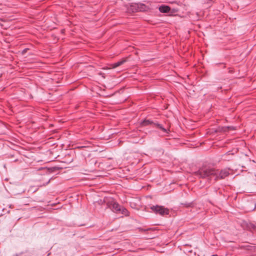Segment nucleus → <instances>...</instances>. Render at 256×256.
Wrapping results in <instances>:
<instances>
[{"label":"nucleus","instance_id":"ddd939ff","mask_svg":"<svg viewBox=\"0 0 256 256\" xmlns=\"http://www.w3.org/2000/svg\"><path fill=\"white\" fill-rule=\"evenodd\" d=\"M28 50V48H24V50H22V54H24L25 53L27 52V50Z\"/></svg>","mask_w":256,"mask_h":256},{"label":"nucleus","instance_id":"2eb2a0df","mask_svg":"<svg viewBox=\"0 0 256 256\" xmlns=\"http://www.w3.org/2000/svg\"><path fill=\"white\" fill-rule=\"evenodd\" d=\"M140 123H141L142 124H143V123H144V120H141V122H140Z\"/></svg>","mask_w":256,"mask_h":256},{"label":"nucleus","instance_id":"9b49d317","mask_svg":"<svg viewBox=\"0 0 256 256\" xmlns=\"http://www.w3.org/2000/svg\"><path fill=\"white\" fill-rule=\"evenodd\" d=\"M229 128H232L230 126H227V127H221L218 128V130H216V132H226L228 129Z\"/></svg>","mask_w":256,"mask_h":256},{"label":"nucleus","instance_id":"f257e3e1","mask_svg":"<svg viewBox=\"0 0 256 256\" xmlns=\"http://www.w3.org/2000/svg\"><path fill=\"white\" fill-rule=\"evenodd\" d=\"M196 175L202 178L214 177V180L224 179L230 174L228 170H222L218 174L217 170L209 168H202L196 172Z\"/></svg>","mask_w":256,"mask_h":256},{"label":"nucleus","instance_id":"f3484780","mask_svg":"<svg viewBox=\"0 0 256 256\" xmlns=\"http://www.w3.org/2000/svg\"><path fill=\"white\" fill-rule=\"evenodd\" d=\"M144 8H145V11H146V6H145Z\"/></svg>","mask_w":256,"mask_h":256},{"label":"nucleus","instance_id":"0eeeda50","mask_svg":"<svg viewBox=\"0 0 256 256\" xmlns=\"http://www.w3.org/2000/svg\"><path fill=\"white\" fill-rule=\"evenodd\" d=\"M148 124H154L156 128L161 130L164 132L167 133V130L164 128L162 125L158 124H156L153 122L152 120L145 118V126Z\"/></svg>","mask_w":256,"mask_h":256},{"label":"nucleus","instance_id":"4468645a","mask_svg":"<svg viewBox=\"0 0 256 256\" xmlns=\"http://www.w3.org/2000/svg\"><path fill=\"white\" fill-rule=\"evenodd\" d=\"M252 204L254 206V208L252 210H254L256 208V204L254 202H252Z\"/></svg>","mask_w":256,"mask_h":256},{"label":"nucleus","instance_id":"f03ea898","mask_svg":"<svg viewBox=\"0 0 256 256\" xmlns=\"http://www.w3.org/2000/svg\"><path fill=\"white\" fill-rule=\"evenodd\" d=\"M156 214H159L160 216L167 215L169 214V210L163 206L156 205L150 208Z\"/></svg>","mask_w":256,"mask_h":256},{"label":"nucleus","instance_id":"f8f14e48","mask_svg":"<svg viewBox=\"0 0 256 256\" xmlns=\"http://www.w3.org/2000/svg\"><path fill=\"white\" fill-rule=\"evenodd\" d=\"M120 213L125 216H127L128 215V212L126 208L121 207V211L120 212Z\"/></svg>","mask_w":256,"mask_h":256},{"label":"nucleus","instance_id":"dca6fc26","mask_svg":"<svg viewBox=\"0 0 256 256\" xmlns=\"http://www.w3.org/2000/svg\"><path fill=\"white\" fill-rule=\"evenodd\" d=\"M14 256H18V254H16L15 255H14Z\"/></svg>","mask_w":256,"mask_h":256},{"label":"nucleus","instance_id":"1a4fd4ad","mask_svg":"<svg viewBox=\"0 0 256 256\" xmlns=\"http://www.w3.org/2000/svg\"><path fill=\"white\" fill-rule=\"evenodd\" d=\"M159 10L161 12L167 13L170 12V8L168 6L162 5L159 7Z\"/></svg>","mask_w":256,"mask_h":256},{"label":"nucleus","instance_id":"20e7f679","mask_svg":"<svg viewBox=\"0 0 256 256\" xmlns=\"http://www.w3.org/2000/svg\"><path fill=\"white\" fill-rule=\"evenodd\" d=\"M144 6V4H142L134 3L130 6L128 10V12H132L142 11Z\"/></svg>","mask_w":256,"mask_h":256},{"label":"nucleus","instance_id":"423d86ee","mask_svg":"<svg viewBox=\"0 0 256 256\" xmlns=\"http://www.w3.org/2000/svg\"><path fill=\"white\" fill-rule=\"evenodd\" d=\"M242 227L244 230L250 231L254 230L256 232V224H254L244 222L242 224Z\"/></svg>","mask_w":256,"mask_h":256},{"label":"nucleus","instance_id":"39448f33","mask_svg":"<svg viewBox=\"0 0 256 256\" xmlns=\"http://www.w3.org/2000/svg\"><path fill=\"white\" fill-rule=\"evenodd\" d=\"M108 207L112 210L114 212L120 213L121 211V206L114 200H112L108 202Z\"/></svg>","mask_w":256,"mask_h":256},{"label":"nucleus","instance_id":"6e6552de","mask_svg":"<svg viewBox=\"0 0 256 256\" xmlns=\"http://www.w3.org/2000/svg\"><path fill=\"white\" fill-rule=\"evenodd\" d=\"M234 153L230 151H228L222 155V158L224 160L229 161L232 159Z\"/></svg>","mask_w":256,"mask_h":256},{"label":"nucleus","instance_id":"7ed1b4c3","mask_svg":"<svg viewBox=\"0 0 256 256\" xmlns=\"http://www.w3.org/2000/svg\"><path fill=\"white\" fill-rule=\"evenodd\" d=\"M130 204L131 207L140 210L143 208V203L140 198H134Z\"/></svg>","mask_w":256,"mask_h":256},{"label":"nucleus","instance_id":"9d476101","mask_svg":"<svg viewBox=\"0 0 256 256\" xmlns=\"http://www.w3.org/2000/svg\"><path fill=\"white\" fill-rule=\"evenodd\" d=\"M126 62V60H120L118 62L114 63L112 64V68H116L119 66H120L124 62Z\"/></svg>","mask_w":256,"mask_h":256}]
</instances>
